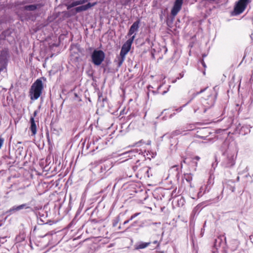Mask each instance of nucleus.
<instances>
[{
	"mask_svg": "<svg viewBox=\"0 0 253 253\" xmlns=\"http://www.w3.org/2000/svg\"><path fill=\"white\" fill-rule=\"evenodd\" d=\"M3 143V139L2 138H0V148L2 146Z\"/></svg>",
	"mask_w": 253,
	"mask_h": 253,
	"instance_id": "obj_16",
	"label": "nucleus"
},
{
	"mask_svg": "<svg viewBox=\"0 0 253 253\" xmlns=\"http://www.w3.org/2000/svg\"><path fill=\"white\" fill-rule=\"evenodd\" d=\"M39 6V5L38 4H32L27 5L24 7V9L28 11H34L35 9H36Z\"/></svg>",
	"mask_w": 253,
	"mask_h": 253,
	"instance_id": "obj_13",
	"label": "nucleus"
},
{
	"mask_svg": "<svg viewBox=\"0 0 253 253\" xmlns=\"http://www.w3.org/2000/svg\"><path fill=\"white\" fill-rule=\"evenodd\" d=\"M202 64H203V66H204V67L206 66H205V63L204 62H202Z\"/></svg>",
	"mask_w": 253,
	"mask_h": 253,
	"instance_id": "obj_23",
	"label": "nucleus"
},
{
	"mask_svg": "<svg viewBox=\"0 0 253 253\" xmlns=\"http://www.w3.org/2000/svg\"><path fill=\"white\" fill-rule=\"evenodd\" d=\"M37 115V112L36 111H35L34 113V116L33 117L34 118V117H35Z\"/></svg>",
	"mask_w": 253,
	"mask_h": 253,
	"instance_id": "obj_22",
	"label": "nucleus"
},
{
	"mask_svg": "<svg viewBox=\"0 0 253 253\" xmlns=\"http://www.w3.org/2000/svg\"><path fill=\"white\" fill-rule=\"evenodd\" d=\"M213 89L215 90V87H213Z\"/></svg>",
	"mask_w": 253,
	"mask_h": 253,
	"instance_id": "obj_27",
	"label": "nucleus"
},
{
	"mask_svg": "<svg viewBox=\"0 0 253 253\" xmlns=\"http://www.w3.org/2000/svg\"><path fill=\"white\" fill-rule=\"evenodd\" d=\"M161 86H162V85H160L158 87V89H160V88L161 87Z\"/></svg>",
	"mask_w": 253,
	"mask_h": 253,
	"instance_id": "obj_24",
	"label": "nucleus"
},
{
	"mask_svg": "<svg viewBox=\"0 0 253 253\" xmlns=\"http://www.w3.org/2000/svg\"><path fill=\"white\" fill-rule=\"evenodd\" d=\"M181 133V131H180L179 130H176L172 132V135L173 136H174L179 135Z\"/></svg>",
	"mask_w": 253,
	"mask_h": 253,
	"instance_id": "obj_14",
	"label": "nucleus"
},
{
	"mask_svg": "<svg viewBox=\"0 0 253 253\" xmlns=\"http://www.w3.org/2000/svg\"><path fill=\"white\" fill-rule=\"evenodd\" d=\"M105 56V53L103 51L95 49L91 54L92 62L95 65L99 66L104 61Z\"/></svg>",
	"mask_w": 253,
	"mask_h": 253,
	"instance_id": "obj_2",
	"label": "nucleus"
},
{
	"mask_svg": "<svg viewBox=\"0 0 253 253\" xmlns=\"http://www.w3.org/2000/svg\"><path fill=\"white\" fill-rule=\"evenodd\" d=\"M87 1H88V0H75V1H73L72 2H71V3L68 4V5H67V9H70L71 8H72L73 7L77 6L78 5L83 4L86 2Z\"/></svg>",
	"mask_w": 253,
	"mask_h": 253,
	"instance_id": "obj_9",
	"label": "nucleus"
},
{
	"mask_svg": "<svg viewBox=\"0 0 253 253\" xmlns=\"http://www.w3.org/2000/svg\"><path fill=\"white\" fill-rule=\"evenodd\" d=\"M96 2H94L93 3H88L87 4H86L85 5H83L82 6L77 7L75 8V10L77 12H80L81 11H85V10H87L88 9L90 8V7L94 6L95 5H96Z\"/></svg>",
	"mask_w": 253,
	"mask_h": 253,
	"instance_id": "obj_7",
	"label": "nucleus"
},
{
	"mask_svg": "<svg viewBox=\"0 0 253 253\" xmlns=\"http://www.w3.org/2000/svg\"><path fill=\"white\" fill-rule=\"evenodd\" d=\"M125 59V56L123 55H119L117 57V59L116 60V62H117V65L118 67H120L123 62L124 61Z\"/></svg>",
	"mask_w": 253,
	"mask_h": 253,
	"instance_id": "obj_11",
	"label": "nucleus"
},
{
	"mask_svg": "<svg viewBox=\"0 0 253 253\" xmlns=\"http://www.w3.org/2000/svg\"><path fill=\"white\" fill-rule=\"evenodd\" d=\"M195 159L196 160L198 161V160H200V157H198V156H196V157H195Z\"/></svg>",
	"mask_w": 253,
	"mask_h": 253,
	"instance_id": "obj_19",
	"label": "nucleus"
},
{
	"mask_svg": "<svg viewBox=\"0 0 253 253\" xmlns=\"http://www.w3.org/2000/svg\"><path fill=\"white\" fill-rule=\"evenodd\" d=\"M136 34H134L132 35L122 46V49L120 52V55L126 56V55L129 51L131 45L135 37Z\"/></svg>",
	"mask_w": 253,
	"mask_h": 253,
	"instance_id": "obj_4",
	"label": "nucleus"
},
{
	"mask_svg": "<svg viewBox=\"0 0 253 253\" xmlns=\"http://www.w3.org/2000/svg\"><path fill=\"white\" fill-rule=\"evenodd\" d=\"M130 220V219H129V220H127L125 221L124 222V224H126V223H128V222H129V221Z\"/></svg>",
	"mask_w": 253,
	"mask_h": 253,
	"instance_id": "obj_18",
	"label": "nucleus"
},
{
	"mask_svg": "<svg viewBox=\"0 0 253 253\" xmlns=\"http://www.w3.org/2000/svg\"><path fill=\"white\" fill-rule=\"evenodd\" d=\"M166 92H167V91H164V92H163V94H165V93H166Z\"/></svg>",
	"mask_w": 253,
	"mask_h": 253,
	"instance_id": "obj_25",
	"label": "nucleus"
},
{
	"mask_svg": "<svg viewBox=\"0 0 253 253\" xmlns=\"http://www.w3.org/2000/svg\"><path fill=\"white\" fill-rule=\"evenodd\" d=\"M214 102V99H213L211 101V103L210 104V106H212V105L213 104Z\"/></svg>",
	"mask_w": 253,
	"mask_h": 253,
	"instance_id": "obj_17",
	"label": "nucleus"
},
{
	"mask_svg": "<svg viewBox=\"0 0 253 253\" xmlns=\"http://www.w3.org/2000/svg\"><path fill=\"white\" fill-rule=\"evenodd\" d=\"M29 208H30V207L28 206L27 204H23L18 206H13L9 210V212L10 213H14L24 209H27Z\"/></svg>",
	"mask_w": 253,
	"mask_h": 253,
	"instance_id": "obj_8",
	"label": "nucleus"
},
{
	"mask_svg": "<svg viewBox=\"0 0 253 253\" xmlns=\"http://www.w3.org/2000/svg\"><path fill=\"white\" fill-rule=\"evenodd\" d=\"M206 111V109H205L204 112H205Z\"/></svg>",
	"mask_w": 253,
	"mask_h": 253,
	"instance_id": "obj_26",
	"label": "nucleus"
},
{
	"mask_svg": "<svg viewBox=\"0 0 253 253\" xmlns=\"http://www.w3.org/2000/svg\"><path fill=\"white\" fill-rule=\"evenodd\" d=\"M153 243L155 244H157V245H159L158 242L157 241H154Z\"/></svg>",
	"mask_w": 253,
	"mask_h": 253,
	"instance_id": "obj_20",
	"label": "nucleus"
},
{
	"mask_svg": "<svg viewBox=\"0 0 253 253\" xmlns=\"http://www.w3.org/2000/svg\"><path fill=\"white\" fill-rule=\"evenodd\" d=\"M150 242L145 243V242H140L136 246V249H142L146 248L148 245L150 244Z\"/></svg>",
	"mask_w": 253,
	"mask_h": 253,
	"instance_id": "obj_12",
	"label": "nucleus"
},
{
	"mask_svg": "<svg viewBox=\"0 0 253 253\" xmlns=\"http://www.w3.org/2000/svg\"><path fill=\"white\" fill-rule=\"evenodd\" d=\"M30 123L31 124L30 129L32 132V135H35L37 133V126L33 117H31Z\"/></svg>",
	"mask_w": 253,
	"mask_h": 253,
	"instance_id": "obj_10",
	"label": "nucleus"
},
{
	"mask_svg": "<svg viewBox=\"0 0 253 253\" xmlns=\"http://www.w3.org/2000/svg\"><path fill=\"white\" fill-rule=\"evenodd\" d=\"M43 89L42 81L38 79L32 84L30 89L29 93L31 100H37L39 98L42 93Z\"/></svg>",
	"mask_w": 253,
	"mask_h": 253,
	"instance_id": "obj_1",
	"label": "nucleus"
},
{
	"mask_svg": "<svg viewBox=\"0 0 253 253\" xmlns=\"http://www.w3.org/2000/svg\"><path fill=\"white\" fill-rule=\"evenodd\" d=\"M140 214V212H138V213H136L134 214L133 215H131V216L130 218V220H132L134 218H135V217H136Z\"/></svg>",
	"mask_w": 253,
	"mask_h": 253,
	"instance_id": "obj_15",
	"label": "nucleus"
},
{
	"mask_svg": "<svg viewBox=\"0 0 253 253\" xmlns=\"http://www.w3.org/2000/svg\"><path fill=\"white\" fill-rule=\"evenodd\" d=\"M250 2L251 0H238L234 8L235 14L239 15L243 12Z\"/></svg>",
	"mask_w": 253,
	"mask_h": 253,
	"instance_id": "obj_3",
	"label": "nucleus"
},
{
	"mask_svg": "<svg viewBox=\"0 0 253 253\" xmlns=\"http://www.w3.org/2000/svg\"><path fill=\"white\" fill-rule=\"evenodd\" d=\"M139 23V20H137L133 23V24L130 26V28L127 33L128 36H130L138 31Z\"/></svg>",
	"mask_w": 253,
	"mask_h": 253,
	"instance_id": "obj_6",
	"label": "nucleus"
},
{
	"mask_svg": "<svg viewBox=\"0 0 253 253\" xmlns=\"http://www.w3.org/2000/svg\"><path fill=\"white\" fill-rule=\"evenodd\" d=\"M183 0H175L173 7L171 10V14L175 16L181 9Z\"/></svg>",
	"mask_w": 253,
	"mask_h": 253,
	"instance_id": "obj_5",
	"label": "nucleus"
},
{
	"mask_svg": "<svg viewBox=\"0 0 253 253\" xmlns=\"http://www.w3.org/2000/svg\"><path fill=\"white\" fill-rule=\"evenodd\" d=\"M207 88H205L204 89H202L198 93H202Z\"/></svg>",
	"mask_w": 253,
	"mask_h": 253,
	"instance_id": "obj_21",
	"label": "nucleus"
}]
</instances>
